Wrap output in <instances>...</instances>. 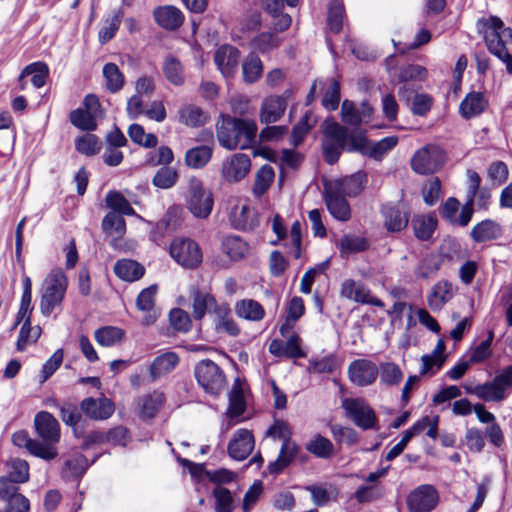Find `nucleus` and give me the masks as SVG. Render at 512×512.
<instances>
[{
    "mask_svg": "<svg viewBox=\"0 0 512 512\" xmlns=\"http://www.w3.org/2000/svg\"><path fill=\"white\" fill-rule=\"evenodd\" d=\"M256 133L257 125L254 120L227 116L217 128V139L226 149H247L253 144Z\"/></svg>",
    "mask_w": 512,
    "mask_h": 512,
    "instance_id": "obj_1",
    "label": "nucleus"
},
{
    "mask_svg": "<svg viewBox=\"0 0 512 512\" xmlns=\"http://www.w3.org/2000/svg\"><path fill=\"white\" fill-rule=\"evenodd\" d=\"M476 27L478 33L482 35L488 51L504 63L507 73L512 75V54L509 53L506 43L499 36L502 20L497 16L480 18Z\"/></svg>",
    "mask_w": 512,
    "mask_h": 512,
    "instance_id": "obj_2",
    "label": "nucleus"
},
{
    "mask_svg": "<svg viewBox=\"0 0 512 512\" xmlns=\"http://www.w3.org/2000/svg\"><path fill=\"white\" fill-rule=\"evenodd\" d=\"M67 286V277L62 269H54L46 276L40 300V311L44 316H50L61 305Z\"/></svg>",
    "mask_w": 512,
    "mask_h": 512,
    "instance_id": "obj_3",
    "label": "nucleus"
},
{
    "mask_svg": "<svg viewBox=\"0 0 512 512\" xmlns=\"http://www.w3.org/2000/svg\"><path fill=\"white\" fill-rule=\"evenodd\" d=\"M322 153L325 162L333 165L338 162L345 150L347 128L333 119H326L322 124Z\"/></svg>",
    "mask_w": 512,
    "mask_h": 512,
    "instance_id": "obj_4",
    "label": "nucleus"
},
{
    "mask_svg": "<svg viewBox=\"0 0 512 512\" xmlns=\"http://www.w3.org/2000/svg\"><path fill=\"white\" fill-rule=\"evenodd\" d=\"M194 374L198 384L210 395H219L225 387V374L212 360L200 361L195 366Z\"/></svg>",
    "mask_w": 512,
    "mask_h": 512,
    "instance_id": "obj_5",
    "label": "nucleus"
},
{
    "mask_svg": "<svg viewBox=\"0 0 512 512\" xmlns=\"http://www.w3.org/2000/svg\"><path fill=\"white\" fill-rule=\"evenodd\" d=\"M445 161L444 150L436 144H428L414 153L411 168L417 174H433L442 168Z\"/></svg>",
    "mask_w": 512,
    "mask_h": 512,
    "instance_id": "obj_6",
    "label": "nucleus"
},
{
    "mask_svg": "<svg viewBox=\"0 0 512 512\" xmlns=\"http://www.w3.org/2000/svg\"><path fill=\"white\" fill-rule=\"evenodd\" d=\"M380 214L385 229L390 233H398L408 226L410 208L403 201L387 202L381 205Z\"/></svg>",
    "mask_w": 512,
    "mask_h": 512,
    "instance_id": "obj_7",
    "label": "nucleus"
},
{
    "mask_svg": "<svg viewBox=\"0 0 512 512\" xmlns=\"http://www.w3.org/2000/svg\"><path fill=\"white\" fill-rule=\"evenodd\" d=\"M346 416L363 430L375 427L377 417L370 405L361 398H346L342 402Z\"/></svg>",
    "mask_w": 512,
    "mask_h": 512,
    "instance_id": "obj_8",
    "label": "nucleus"
},
{
    "mask_svg": "<svg viewBox=\"0 0 512 512\" xmlns=\"http://www.w3.org/2000/svg\"><path fill=\"white\" fill-rule=\"evenodd\" d=\"M171 257L186 268H195L202 262L199 245L192 239L176 238L170 245Z\"/></svg>",
    "mask_w": 512,
    "mask_h": 512,
    "instance_id": "obj_9",
    "label": "nucleus"
},
{
    "mask_svg": "<svg viewBox=\"0 0 512 512\" xmlns=\"http://www.w3.org/2000/svg\"><path fill=\"white\" fill-rule=\"evenodd\" d=\"M213 195L199 180H192L189 187L188 209L197 218L205 219L212 211Z\"/></svg>",
    "mask_w": 512,
    "mask_h": 512,
    "instance_id": "obj_10",
    "label": "nucleus"
},
{
    "mask_svg": "<svg viewBox=\"0 0 512 512\" xmlns=\"http://www.w3.org/2000/svg\"><path fill=\"white\" fill-rule=\"evenodd\" d=\"M460 207V202L454 198L449 197L441 206L440 214L443 219L452 225L466 227L474 214V204L471 199H466L465 204L461 208V212L457 215Z\"/></svg>",
    "mask_w": 512,
    "mask_h": 512,
    "instance_id": "obj_11",
    "label": "nucleus"
},
{
    "mask_svg": "<svg viewBox=\"0 0 512 512\" xmlns=\"http://www.w3.org/2000/svg\"><path fill=\"white\" fill-rule=\"evenodd\" d=\"M34 427L41 443L55 447L61 437V429L57 419L47 411H40L35 415Z\"/></svg>",
    "mask_w": 512,
    "mask_h": 512,
    "instance_id": "obj_12",
    "label": "nucleus"
},
{
    "mask_svg": "<svg viewBox=\"0 0 512 512\" xmlns=\"http://www.w3.org/2000/svg\"><path fill=\"white\" fill-rule=\"evenodd\" d=\"M439 500L437 490L429 484L420 485L407 497V505L410 512H430Z\"/></svg>",
    "mask_w": 512,
    "mask_h": 512,
    "instance_id": "obj_13",
    "label": "nucleus"
},
{
    "mask_svg": "<svg viewBox=\"0 0 512 512\" xmlns=\"http://www.w3.org/2000/svg\"><path fill=\"white\" fill-rule=\"evenodd\" d=\"M378 375V366L368 359H356L348 366V377L350 381L359 387L373 384Z\"/></svg>",
    "mask_w": 512,
    "mask_h": 512,
    "instance_id": "obj_14",
    "label": "nucleus"
},
{
    "mask_svg": "<svg viewBox=\"0 0 512 512\" xmlns=\"http://www.w3.org/2000/svg\"><path fill=\"white\" fill-rule=\"evenodd\" d=\"M324 201L333 218L342 222L350 219L351 209L346 196L329 183L324 185Z\"/></svg>",
    "mask_w": 512,
    "mask_h": 512,
    "instance_id": "obj_15",
    "label": "nucleus"
},
{
    "mask_svg": "<svg viewBox=\"0 0 512 512\" xmlns=\"http://www.w3.org/2000/svg\"><path fill=\"white\" fill-rule=\"evenodd\" d=\"M427 77V69L421 65L409 64L400 68L397 79L403 85L398 90L401 100L409 103L415 89L409 84L413 81H424Z\"/></svg>",
    "mask_w": 512,
    "mask_h": 512,
    "instance_id": "obj_16",
    "label": "nucleus"
},
{
    "mask_svg": "<svg viewBox=\"0 0 512 512\" xmlns=\"http://www.w3.org/2000/svg\"><path fill=\"white\" fill-rule=\"evenodd\" d=\"M340 295L357 303L384 307L383 301L373 296L364 284L352 279H347L342 283Z\"/></svg>",
    "mask_w": 512,
    "mask_h": 512,
    "instance_id": "obj_17",
    "label": "nucleus"
},
{
    "mask_svg": "<svg viewBox=\"0 0 512 512\" xmlns=\"http://www.w3.org/2000/svg\"><path fill=\"white\" fill-rule=\"evenodd\" d=\"M255 439L252 431L238 429L228 443V455L237 461L245 460L253 451Z\"/></svg>",
    "mask_w": 512,
    "mask_h": 512,
    "instance_id": "obj_18",
    "label": "nucleus"
},
{
    "mask_svg": "<svg viewBox=\"0 0 512 512\" xmlns=\"http://www.w3.org/2000/svg\"><path fill=\"white\" fill-rule=\"evenodd\" d=\"M12 442L18 447H25L32 455L44 460H52L58 452L55 447L47 446L39 440L31 439L26 431L20 430L12 435Z\"/></svg>",
    "mask_w": 512,
    "mask_h": 512,
    "instance_id": "obj_19",
    "label": "nucleus"
},
{
    "mask_svg": "<svg viewBox=\"0 0 512 512\" xmlns=\"http://www.w3.org/2000/svg\"><path fill=\"white\" fill-rule=\"evenodd\" d=\"M251 161L248 155L236 153L222 164V177L228 182H239L250 171Z\"/></svg>",
    "mask_w": 512,
    "mask_h": 512,
    "instance_id": "obj_20",
    "label": "nucleus"
},
{
    "mask_svg": "<svg viewBox=\"0 0 512 512\" xmlns=\"http://www.w3.org/2000/svg\"><path fill=\"white\" fill-rule=\"evenodd\" d=\"M229 220L234 229L242 231H252L260 224L258 212L249 205L234 206Z\"/></svg>",
    "mask_w": 512,
    "mask_h": 512,
    "instance_id": "obj_21",
    "label": "nucleus"
},
{
    "mask_svg": "<svg viewBox=\"0 0 512 512\" xmlns=\"http://www.w3.org/2000/svg\"><path fill=\"white\" fill-rule=\"evenodd\" d=\"M239 50L231 45L220 46L214 54V62L225 78L233 77L238 69Z\"/></svg>",
    "mask_w": 512,
    "mask_h": 512,
    "instance_id": "obj_22",
    "label": "nucleus"
},
{
    "mask_svg": "<svg viewBox=\"0 0 512 512\" xmlns=\"http://www.w3.org/2000/svg\"><path fill=\"white\" fill-rule=\"evenodd\" d=\"M438 227V219L435 212L416 214L411 220V228L414 236L419 241H430Z\"/></svg>",
    "mask_w": 512,
    "mask_h": 512,
    "instance_id": "obj_23",
    "label": "nucleus"
},
{
    "mask_svg": "<svg viewBox=\"0 0 512 512\" xmlns=\"http://www.w3.org/2000/svg\"><path fill=\"white\" fill-rule=\"evenodd\" d=\"M155 22L163 29L175 31L182 26L185 17L183 12L172 5L159 6L154 9Z\"/></svg>",
    "mask_w": 512,
    "mask_h": 512,
    "instance_id": "obj_24",
    "label": "nucleus"
},
{
    "mask_svg": "<svg viewBox=\"0 0 512 512\" xmlns=\"http://www.w3.org/2000/svg\"><path fill=\"white\" fill-rule=\"evenodd\" d=\"M192 312L195 320H201L206 313L213 311L216 314V310L220 308L217 304L215 297L206 291H202L199 288H193L192 293Z\"/></svg>",
    "mask_w": 512,
    "mask_h": 512,
    "instance_id": "obj_25",
    "label": "nucleus"
},
{
    "mask_svg": "<svg viewBox=\"0 0 512 512\" xmlns=\"http://www.w3.org/2000/svg\"><path fill=\"white\" fill-rule=\"evenodd\" d=\"M158 291V286L152 284L149 287L141 290L136 298V307L138 310L146 313L142 323L144 325H151L155 323L157 314L155 311V298Z\"/></svg>",
    "mask_w": 512,
    "mask_h": 512,
    "instance_id": "obj_26",
    "label": "nucleus"
},
{
    "mask_svg": "<svg viewBox=\"0 0 512 512\" xmlns=\"http://www.w3.org/2000/svg\"><path fill=\"white\" fill-rule=\"evenodd\" d=\"M81 410L91 419L104 420L114 412L113 403L107 398H86L80 404Z\"/></svg>",
    "mask_w": 512,
    "mask_h": 512,
    "instance_id": "obj_27",
    "label": "nucleus"
},
{
    "mask_svg": "<svg viewBox=\"0 0 512 512\" xmlns=\"http://www.w3.org/2000/svg\"><path fill=\"white\" fill-rule=\"evenodd\" d=\"M286 108L285 97H267L261 105V123L268 125L277 122L284 115Z\"/></svg>",
    "mask_w": 512,
    "mask_h": 512,
    "instance_id": "obj_28",
    "label": "nucleus"
},
{
    "mask_svg": "<svg viewBox=\"0 0 512 512\" xmlns=\"http://www.w3.org/2000/svg\"><path fill=\"white\" fill-rule=\"evenodd\" d=\"M367 182V174L364 171H358L343 179L330 182L334 188H338L342 194L349 197L358 196L364 189Z\"/></svg>",
    "mask_w": 512,
    "mask_h": 512,
    "instance_id": "obj_29",
    "label": "nucleus"
},
{
    "mask_svg": "<svg viewBox=\"0 0 512 512\" xmlns=\"http://www.w3.org/2000/svg\"><path fill=\"white\" fill-rule=\"evenodd\" d=\"M502 227L492 219H485L477 223L470 231V237L475 243H484L500 238Z\"/></svg>",
    "mask_w": 512,
    "mask_h": 512,
    "instance_id": "obj_30",
    "label": "nucleus"
},
{
    "mask_svg": "<svg viewBox=\"0 0 512 512\" xmlns=\"http://www.w3.org/2000/svg\"><path fill=\"white\" fill-rule=\"evenodd\" d=\"M180 358L177 353L167 351L163 354L158 355L152 361L149 373L153 381L167 375L172 372L179 364Z\"/></svg>",
    "mask_w": 512,
    "mask_h": 512,
    "instance_id": "obj_31",
    "label": "nucleus"
},
{
    "mask_svg": "<svg viewBox=\"0 0 512 512\" xmlns=\"http://www.w3.org/2000/svg\"><path fill=\"white\" fill-rule=\"evenodd\" d=\"M487 107L488 100L485 95L482 92L472 91L461 101L459 111L465 119H470L483 113Z\"/></svg>",
    "mask_w": 512,
    "mask_h": 512,
    "instance_id": "obj_32",
    "label": "nucleus"
},
{
    "mask_svg": "<svg viewBox=\"0 0 512 512\" xmlns=\"http://www.w3.org/2000/svg\"><path fill=\"white\" fill-rule=\"evenodd\" d=\"M454 294V288L451 282L441 280L437 282L427 296L428 306L433 311H439L449 302Z\"/></svg>",
    "mask_w": 512,
    "mask_h": 512,
    "instance_id": "obj_33",
    "label": "nucleus"
},
{
    "mask_svg": "<svg viewBox=\"0 0 512 512\" xmlns=\"http://www.w3.org/2000/svg\"><path fill=\"white\" fill-rule=\"evenodd\" d=\"M298 453V446L293 441L282 442L281 449L279 451L276 460L269 463L267 469L270 474L278 475L286 467H288L293 460L296 458Z\"/></svg>",
    "mask_w": 512,
    "mask_h": 512,
    "instance_id": "obj_34",
    "label": "nucleus"
},
{
    "mask_svg": "<svg viewBox=\"0 0 512 512\" xmlns=\"http://www.w3.org/2000/svg\"><path fill=\"white\" fill-rule=\"evenodd\" d=\"M113 270L117 277L126 282L138 281L145 274V267L132 259L118 260L114 264Z\"/></svg>",
    "mask_w": 512,
    "mask_h": 512,
    "instance_id": "obj_35",
    "label": "nucleus"
},
{
    "mask_svg": "<svg viewBox=\"0 0 512 512\" xmlns=\"http://www.w3.org/2000/svg\"><path fill=\"white\" fill-rule=\"evenodd\" d=\"M221 251L231 261H240L249 252V245L240 236L228 235L221 242Z\"/></svg>",
    "mask_w": 512,
    "mask_h": 512,
    "instance_id": "obj_36",
    "label": "nucleus"
},
{
    "mask_svg": "<svg viewBox=\"0 0 512 512\" xmlns=\"http://www.w3.org/2000/svg\"><path fill=\"white\" fill-rule=\"evenodd\" d=\"M372 108L366 104H362V111H360L352 101L344 100L341 106L342 121L353 127H358L363 122L364 117H369Z\"/></svg>",
    "mask_w": 512,
    "mask_h": 512,
    "instance_id": "obj_37",
    "label": "nucleus"
},
{
    "mask_svg": "<svg viewBox=\"0 0 512 512\" xmlns=\"http://www.w3.org/2000/svg\"><path fill=\"white\" fill-rule=\"evenodd\" d=\"M208 120V113L196 105L188 104L179 110V121L188 127L204 126Z\"/></svg>",
    "mask_w": 512,
    "mask_h": 512,
    "instance_id": "obj_38",
    "label": "nucleus"
},
{
    "mask_svg": "<svg viewBox=\"0 0 512 512\" xmlns=\"http://www.w3.org/2000/svg\"><path fill=\"white\" fill-rule=\"evenodd\" d=\"M443 259L440 255L426 254L417 264L414 273L419 279L427 280L434 277L441 269Z\"/></svg>",
    "mask_w": 512,
    "mask_h": 512,
    "instance_id": "obj_39",
    "label": "nucleus"
},
{
    "mask_svg": "<svg viewBox=\"0 0 512 512\" xmlns=\"http://www.w3.org/2000/svg\"><path fill=\"white\" fill-rule=\"evenodd\" d=\"M212 154V147L208 145H199L186 151L184 161L190 168L201 169L210 162Z\"/></svg>",
    "mask_w": 512,
    "mask_h": 512,
    "instance_id": "obj_40",
    "label": "nucleus"
},
{
    "mask_svg": "<svg viewBox=\"0 0 512 512\" xmlns=\"http://www.w3.org/2000/svg\"><path fill=\"white\" fill-rule=\"evenodd\" d=\"M306 450L320 459H330L335 454L334 444L326 437L317 434L307 444Z\"/></svg>",
    "mask_w": 512,
    "mask_h": 512,
    "instance_id": "obj_41",
    "label": "nucleus"
},
{
    "mask_svg": "<svg viewBox=\"0 0 512 512\" xmlns=\"http://www.w3.org/2000/svg\"><path fill=\"white\" fill-rule=\"evenodd\" d=\"M236 314L250 321H260L265 315L263 306L256 300L244 299L236 303Z\"/></svg>",
    "mask_w": 512,
    "mask_h": 512,
    "instance_id": "obj_42",
    "label": "nucleus"
},
{
    "mask_svg": "<svg viewBox=\"0 0 512 512\" xmlns=\"http://www.w3.org/2000/svg\"><path fill=\"white\" fill-rule=\"evenodd\" d=\"M87 458L81 453L71 455L64 463L63 477L74 479L81 477L89 467Z\"/></svg>",
    "mask_w": 512,
    "mask_h": 512,
    "instance_id": "obj_43",
    "label": "nucleus"
},
{
    "mask_svg": "<svg viewBox=\"0 0 512 512\" xmlns=\"http://www.w3.org/2000/svg\"><path fill=\"white\" fill-rule=\"evenodd\" d=\"M164 402L165 396L162 392L154 391L151 394L144 395L139 399L141 417L148 419L155 417Z\"/></svg>",
    "mask_w": 512,
    "mask_h": 512,
    "instance_id": "obj_44",
    "label": "nucleus"
},
{
    "mask_svg": "<svg viewBox=\"0 0 512 512\" xmlns=\"http://www.w3.org/2000/svg\"><path fill=\"white\" fill-rule=\"evenodd\" d=\"M124 16V11L118 8L112 12V15L105 20V25L98 33V40L100 44L108 43L117 33Z\"/></svg>",
    "mask_w": 512,
    "mask_h": 512,
    "instance_id": "obj_45",
    "label": "nucleus"
},
{
    "mask_svg": "<svg viewBox=\"0 0 512 512\" xmlns=\"http://www.w3.org/2000/svg\"><path fill=\"white\" fill-rule=\"evenodd\" d=\"M398 141V137L394 135L384 137L376 142L369 140L366 156L376 161H381L398 144Z\"/></svg>",
    "mask_w": 512,
    "mask_h": 512,
    "instance_id": "obj_46",
    "label": "nucleus"
},
{
    "mask_svg": "<svg viewBox=\"0 0 512 512\" xmlns=\"http://www.w3.org/2000/svg\"><path fill=\"white\" fill-rule=\"evenodd\" d=\"M263 73V64L261 59L250 53L242 64V74L244 81L247 83L257 82Z\"/></svg>",
    "mask_w": 512,
    "mask_h": 512,
    "instance_id": "obj_47",
    "label": "nucleus"
},
{
    "mask_svg": "<svg viewBox=\"0 0 512 512\" xmlns=\"http://www.w3.org/2000/svg\"><path fill=\"white\" fill-rule=\"evenodd\" d=\"M124 331L114 326H105L95 331V339L98 344L104 347H111L120 343L124 338Z\"/></svg>",
    "mask_w": 512,
    "mask_h": 512,
    "instance_id": "obj_48",
    "label": "nucleus"
},
{
    "mask_svg": "<svg viewBox=\"0 0 512 512\" xmlns=\"http://www.w3.org/2000/svg\"><path fill=\"white\" fill-rule=\"evenodd\" d=\"M337 246L342 255H349L367 250L369 244L364 237L348 234L339 239Z\"/></svg>",
    "mask_w": 512,
    "mask_h": 512,
    "instance_id": "obj_49",
    "label": "nucleus"
},
{
    "mask_svg": "<svg viewBox=\"0 0 512 512\" xmlns=\"http://www.w3.org/2000/svg\"><path fill=\"white\" fill-rule=\"evenodd\" d=\"M102 73L106 81V88L111 93H116L122 89L125 82L124 75L115 63H106Z\"/></svg>",
    "mask_w": 512,
    "mask_h": 512,
    "instance_id": "obj_50",
    "label": "nucleus"
},
{
    "mask_svg": "<svg viewBox=\"0 0 512 512\" xmlns=\"http://www.w3.org/2000/svg\"><path fill=\"white\" fill-rule=\"evenodd\" d=\"M96 117L78 108L70 112L69 120L73 126L82 131H94L97 128Z\"/></svg>",
    "mask_w": 512,
    "mask_h": 512,
    "instance_id": "obj_51",
    "label": "nucleus"
},
{
    "mask_svg": "<svg viewBox=\"0 0 512 512\" xmlns=\"http://www.w3.org/2000/svg\"><path fill=\"white\" fill-rule=\"evenodd\" d=\"M106 204L112 210L121 215H134L135 210L128 200L118 191H109L106 195Z\"/></svg>",
    "mask_w": 512,
    "mask_h": 512,
    "instance_id": "obj_52",
    "label": "nucleus"
},
{
    "mask_svg": "<svg viewBox=\"0 0 512 512\" xmlns=\"http://www.w3.org/2000/svg\"><path fill=\"white\" fill-rule=\"evenodd\" d=\"M345 9L339 0H331L328 8L327 23L331 32L338 34L343 27Z\"/></svg>",
    "mask_w": 512,
    "mask_h": 512,
    "instance_id": "obj_53",
    "label": "nucleus"
},
{
    "mask_svg": "<svg viewBox=\"0 0 512 512\" xmlns=\"http://www.w3.org/2000/svg\"><path fill=\"white\" fill-rule=\"evenodd\" d=\"M218 322L216 324L217 330L225 331L231 336H237L240 332L238 325L230 316V308L226 304L220 305V308L216 310Z\"/></svg>",
    "mask_w": 512,
    "mask_h": 512,
    "instance_id": "obj_54",
    "label": "nucleus"
},
{
    "mask_svg": "<svg viewBox=\"0 0 512 512\" xmlns=\"http://www.w3.org/2000/svg\"><path fill=\"white\" fill-rule=\"evenodd\" d=\"M473 392L476 397L486 402H499L504 400L506 397V394L501 392V389L494 384L493 380L474 386Z\"/></svg>",
    "mask_w": 512,
    "mask_h": 512,
    "instance_id": "obj_55",
    "label": "nucleus"
},
{
    "mask_svg": "<svg viewBox=\"0 0 512 512\" xmlns=\"http://www.w3.org/2000/svg\"><path fill=\"white\" fill-rule=\"evenodd\" d=\"M102 228L107 234H115L117 237H122L126 232V222L123 215L115 212H109L103 218Z\"/></svg>",
    "mask_w": 512,
    "mask_h": 512,
    "instance_id": "obj_56",
    "label": "nucleus"
},
{
    "mask_svg": "<svg viewBox=\"0 0 512 512\" xmlns=\"http://www.w3.org/2000/svg\"><path fill=\"white\" fill-rule=\"evenodd\" d=\"M378 368L381 382L387 386L398 385L403 379L400 367L393 362L381 363Z\"/></svg>",
    "mask_w": 512,
    "mask_h": 512,
    "instance_id": "obj_57",
    "label": "nucleus"
},
{
    "mask_svg": "<svg viewBox=\"0 0 512 512\" xmlns=\"http://www.w3.org/2000/svg\"><path fill=\"white\" fill-rule=\"evenodd\" d=\"M163 73L166 79L174 85H182L184 83L183 67L175 57H168L163 64Z\"/></svg>",
    "mask_w": 512,
    "mask_h": 512,
    "instance_id": "obj_58",
    "label": "nucleus"
},
{
    "mask_svg": "<svg viewBox=\"0 0 512 512\" xmlns=\"http://www.w3.org/2000/svg\"><path fill=\"white\" fill-rule=\"evenodd\" d=\"M3 477L14 481L18 484L25 483L29 480V465L25 460L16 458L9 463V471Z\"/></svg>",
    "mask_w": 512,
    "mask_h": 512,
    "instance_id": "obj_59",
    "label": "nucleus"
},
{
    "mask_svg": "<svg viewBox=\"0 0 512 512\" xmlns=\"http://www.w3.org/2000/svg\"><path fill=\"white\" fill-rule=\"evenodd\" d=\"M24 74H29V76H32V84L36 88H41L46 83V79L49 75V68L44 62H33L24 68Z\"/></svg>",
    "mask_w": 512,
    "mask_h": 512,
    "instance_id": "obj_60",
    "label": "nucleus"
},
{
    "mask_svg": "<svg viewBox=\"0 0 512 512\" xmlns=\"http://www.w3.org/2000/svg\"><path fill=\"white\" fill-rule=\"evenodd\" d=\"M340 366L338 357L334 354L309 361V369L318 374L333 373Z\"/></svg>",
    "mask_w": 512,
    "mask_h": 512,
    "instance_id": "obj_61",
    "label": "nucleus"
},
{
    "mask_svg": "<svg viewBox=\"0 0 512 512\" xmlns=\"http://www.w3.org/2000/svg\"><path fill=\"white\" fill-rule=\"evenodd\" d=\"M280 38L270 32H263L257 35L251 42L252 47L260 53H268L280 45Z\"/></svg>",
    "mask_w": 512,
    "mask_h": 512,
    "instance_id": "obj_62",
    "label": "nucleus"
},
{
    "mask_svg": "<svg viewBox=\"0 0 512 512\" xmlns=\"http://www.w3.org/2000/svg\"><path fill=\"white\" fill-rule=\"evenodd\" d=\"M274 170L269 165H263L257 172L253 191L256 195L264 194L274 180Z\"/></svg>",
    "mask_w": 512,
    "mask_h": 512,
    "instance_id": "obj_63",
    "label": "nucleus"
},
{
    "mask_svg": "<svg viewBox=\"0 0 512 512\" xmlns=\"http://www.w3.org/2000/svg\"><path fill=\"white\" fill-rule=\"evenodd\" d=\"M215 498V512H232L234 509V500L231 492L222 486L213 489Z\"/></svg>",
    "mask_w": 512,
    "mask_h": 512,
    "instance_id": "obj_64",
    "label": "nucleus"
}]
</instances>
